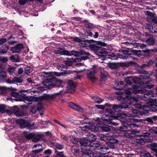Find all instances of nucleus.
Here are the masks:
<instances>
[{
    "mask_svg": "<svg viewBox=\"0 0 157 157\" xmlns=\"http://www.w3.org/2000/svg\"><path fill=\"white\" fill-rule=\"evenodd\" d=\"M99 150H101V151H102L103 152H105L107 150H108L109 148L108 147L103 146V147H100L98 149Z\"/></svg>",
    "mask_w": 157,
    "mask_h": 157,
    "instance_id": "nucleus-55",
    "label": "nucleus"
},
{
    "mask_svg": "<svg viewBox=\"0 0 157 157\" xmlns=\"http://www.w3.org/2000/svg\"><path fill=\"white\" fill-rule=\"evenodd\" d=\"M13 81L14 83L16 82L20 83L22 82V79L20 78L14 77L13 78Z\"/></svg>",
    "mask_w": 157,
    "mask_h": 157,
    "instance_id": "nucleus-44",
    "label": "nucleus"
},
{
    "mask_svg": "<svg viewBox=\"0 0 157 157\" xmlns=\"http://www.w3.org/2000/svg\"><path fill=\"white\" fill-rule=\"evenodd\" d=\"M121 121L123 122L122 124L124 126V127L125 128V129H128L129 128H135L138 127V125L134 124H129L126 122H124L125 119L122 118Z\"/></svg>",
    "mask_w": 157,
    "mask_h": 157,
    "instance_id": "nucleus-23",
    "label": "nucleus"
},
{
    "mask_svg": "<svg viewBox=\"0 0 157 157\" xmlns=\"http://www.w3.org/2000/svg\"><path fill=\"white\" fill-rule=\"evenodd\" d=\"M63 153V152H61L59 153L56 154V157H65Z\"/></svg>",
    "mask_w": 157,
    "mask_h": 157,
    "instance_id": "nucleus-64",
    "label": "nucleus"
},
{
    "mask_svg": "<svg viewBox=\"0 0 157 157\" xmlns=\"http://www.w3.org/2000/svg\"><path fill=\"white\" fill-rule=\"evenodd\" d=\"M121 131H123V132H126L124 134V136L128 138H130L131 137V134L127 132V129H125V128L124 127V126H122L121 128Z\"/></svg>",
    "mask_w": 157,
    "mask_h": 157,
    "instance_id": "nucleus-27",
    "label": "nucleus"
},
{
    "mask_svg": "<svg viewBox=\"0 0 157 157\" xmlns=\"http://www.w3.org/2000/svg\"><path fill=\"white\" fill-rule=\"evenodd\" d=\"M131 104L130 101L129 100L128 101V103L126 105H124V103H122L120 105H113L112 107V108L115 111H119V109H122L123 108H127L128 107V105H130Z\"/></svg>",
    "mask_w": 157,
    "mask_h": 157,
    "instance_id": "nucleus-16",
    "label": "nucleus"
},
{
    "mask_svg": "<svg viewBox=\"0 0 157 157\" xmlns=\"http://www.w3.org/2000/svg\"><path fill=\"white\" fill-rule=\"evenodd\" d=\"M96 136L92 133H88L85 139L80 140L79 142L82 146V151L83 157H90L92 151L89 147L90 143H93L96 139Z\"/></svg>",
    "mask_w": 157,
    "mask_h": 157,
    "instance_id": "nucleus-1",
    "label": "nucleus"
},
{
    "mask_svg": "<svg viewBox=\"0 0 157 157\" xmlns=\"http://www.w3.org/2000/svg\"><path fill=\"white\" fill-rule=\"evenodd\" d=\"M9 49V46L6 44H5L1 48V52H0V54L2 53L4 54L6 53Z\"/></svg>",
    "mask_w": 157,
    "mask_h": 157,
    "instance_id": "nucleus-33",
    "label": "nucleus"
},
{
    "mask_svg": "<svg viewBox=\"0 0 157 157\" xmlns=\"http://www.w3.org/2000/svg\"><path fill=\"white\" fill-rule=\"evenodd\" d=\"M107 73L106 71H104L103 70L101 71V77L103 80H105V78L107 76Z\"/></svg>",
    "mask_w": 157,
    "mask_h": 157,
    "instance_id": "nucleus-38",
    "label": "nucleus"
},
{
    "mask_svg": "<svg viewBox=\"0 0 157 157\" xmlns=\"http://www.w3.org/2000/svg\"><path fill=\"white\" fill-rule=\"evenodd\" d=\"M57 69L59 70L65 71L67 69V67L63 64H60L59 66H57Z\"/></svg>",
    "mask_w": 157,
    "mask_h": 157,
    "instance_id": "nucleus-42",
    "label": "nucleus"
},
{
    "mask_svg": "<svg viewBox=\"0 0 157 157\" xmlns=\"http://www.w3.org/2000/svg\"><path fill=\"white\" fill-rule=\"evenodd\" d=\"M125 43L127 45L132 44L134 47H140L142 49H146V50H143V51L147 53L149 52V50L146 49V47L147 46L146 45L144 44H140L137 43L136 42V40H133L130 42H126Z\"/></svg>",
    "mask_w": 157,
    "mask_h": 157,
    "instance_id": "nucleus-9",
    "label": "nucleus"
},
{
    "mask_svg": "<svg viewBox=\"0 0 157 157\" xmlns=\"http://www.w3.org/2000/svg\"><path fill=\"white\" fill-rule=\"evenodd\" d=\"M15 68L13 67L9 66V67L7 69L6 71L10 75H13L15 72Z\"/></svg>",
    "mask_w": 157,
    "mask_h": 157,
    "instance_id": "nucleus-32",
    "label": "nucleus"
},
{
    "mask_svg": "<svg viewBox=\"0 0 157 157\" xmlns=\"http://www.w3.org/2000/svg\"><path fill=\"white\" fill-rule=\"evenodd\" d=\"M147 20L150 22L153 21L154 19V18L153 16H148L147 17Z\"/></svg>",
    "mask_w": 157,
    "mask_h": 157,
    "instance_id": "nucleus-62",
    "label": "nucleus"
},
{
    "mask_svg": "<svg viewBox=\"0 0 157 157\" xmlns=\"http://www.w3.org/2000/svg\"><path fill=\"white\" fill-rule=\"evenodd\" d=\"M118 141L113 137H110L108 141H106V144L111 149L114 148V144L117 143Z\"/></svg>",
    "mask_w": 157,
    "mask_h": 157,
    "instance_id": "nucleus-14",
    "label": "nucleus"
},
{
    "mask_svg": "<svg viewBox=\"0 0 157 157\" xmlns=\"http://www.w3.org/2000/svg\"><path fill=\"white\" fill-rule=\"evenodd\" d=\"M133 114H127V116L129 117H131L132 119L134 121L136 122H140L142 121V120L140 119V118L138 116V114L137 113V110H134L132 111Z\"/></svg>",
    "mask_w": 157,
    "mask_h": 157,
    "instance_id": "nucleus-11",
    "label": "nucleus"
},
{
    "mask_svg": "<svg viewBox=\"0 0 157 157\" xmlns=\"http://www.w3.org/2000/svg\"><path fill=\"white\" fill-rule=\"evenodd\" d=\"M144 86L145 87L148 88L149 89L151 88L154 86L153 85L150 84V83H149V81H146L144 83Z\"/></svg>",
    "mask_w": 157,
    "mask_h": 157,
    "instance_id": "nucleus-45",
    "label": "nucleus"
},
{
    "mask_svg": "<svg viewBox=\"0 0 157 157\" xmlns=\"http://www.w3.org/2000/svg\"><path fill=\"white\" fill-rule=\"evenodd\" d=\"M68 105L71 108L81 112H83L84 111L83 109L81 107L72 102H69Z\"/></svg>",
    "mask_w": 157,
    "mask_h": 157,
    "instance_id": "nucleus-18",
    "label": "nucleus"
},
{
    "mask_svg": "<svg viewBox=\"0 0 157 157\" xmlns=\"http://www.w3.org/2000/svg\"><path fill=\"white\" fill-rule=\"evenodd\" d=\"M25 74H29V67H26L25 68Z\"/></svg>",
    "mask_w": 157,
    "mask_h": 157,
    "instance_id": "nucleus-63",
    "label": "nucleus"
},
{
    "mask_svg": "<svg viewBox=\"0 0 157 157\" xmlns=\"http://www.w3.org/2000/svg\"><path fill=\"white\" fill-rule=\"evenodd\" d=\"M25 138L24 137L20 136L19 137L18 139V141L20 143H22L24 142Z\"/></svg>",
    "mask_w": 157,
    "mask_h": 157,
    "instance_id": "nucleus-57",
    "label": "nucleus"
},
{
    "mask_svg": "<svg viewBox=\"0 0 157 157\" xmlns=\"http://www.w3.org/2000/svg\"><path fill=\"white\" fill-rule=\"evenodd\" d=\"M54 73L55 75L58 77H60L65 74V73L64 72H63L60 73L55 72H54Z\"/></svg>",
    "mask_w": 157,
    "mask_h": 157,
    "instance_id": "nucleus-51",
    "label": "nucleus"
},
{
    "mask_svg": "<svg viewBox=\"0 0 157 157\" xmlns=\"http://www.w3.org/2000/svg\"><path fill=\"white\" fill-rule=\"evenodd\" d=\"M98 127L95 125V124L92 123V125L90 126L85 125L82 127V129L84 131H87L90 130L92 131H97L98 130Z\"/></svg>",
    "mask_w": 157,
    "mask_h": 157,
    "instance_id": "nucleus-15",
    "label": "nucleus"
},
{
    "mask_svg": "<svg viewBox=\"0 0 157 157\" xmlns=\"http://www.w3.org/2000/svg\"><path fill=\"white\" fill-rule=\"evenodd\" d=\"M43 149H40L38 150H35L33 151H32L35 154H37L42 152L43 151Z\"/></svg>",
    "mask_w": 157,
    "mask_h": 157,
    "instance_id": "nucleus-59",
    "label": "nucleus"
},
{
    "mask_svg": "<svg viewBox=\"0 0 157 157\" xmlns=\"http://www.w3.org/2000/svg\"><path fill=\"white\" fill-rule=\"evenodd\" d=\"M28 0H19V3L21 5H24L27 2Z\"/></svg>",
    "mask_w": 157,
    "mask_h": 157,
    "instance_id": "nucleus-58",
    "label": "nucleus"
},
{
    "mask_svg": "<svg viewBox=\"0 0 157 157\" xmlns=\"http://www.w3.org/2000/svg\"><path fill=\"white\" fill-rule=\"evenodd\" d=\"M91 97L92 99H93L95 102L97 103H101L102 101V100L97 96H91Z\"/></svg>",
    "mask_w": 157,
    "mask_h": 157,
    "instance_id": "nucleus-30",
    "label": "nucleus"
},
{
    "mask_svg": "<svg viewBox=\"0 0 157 157\" xmlns=\"http://www.w3.org/2000/svg\"><path fill=\"white\" fill-rule=\"evenodd\" d=\"M90 40H82L79 44V45L82 47L86 48L89 46L90 48L92 50L95 51V53L98 56H104L105 55L108 53L106 49L103 47L101 46H99L96 44H89ZM103 43L102 42L100 43L99 45H102Z\"/></svg>",
    "mask_w": 157,
    "mask_h": 157,
    "instance_id": "nucleus-2",
    "label": "nucleus"
},
{
    "mask_svg": "<svg viewBox=\"0 0 157 157\" xmlns=\"http://www.w3.org/2000/svg\"><path fill=\"white\" fill-rule=\"evenodd\" d=\"M70 140L73 144H76L78 142V140L73 136H70Z\"/></svg>",
    "mask_w": 157,
    "mask_h": 157,
    "instance_id": "nucleus-35",
    "label": "nucleus"
},
{
    "mask_svg": "<svg viewBox=\"0 0 157 157\" xmlns=\"http://www.w3.org/2000/svg\"><path fill=\"white\" fill-rule=\"evenodd\" d=\"M23 134L25 137L27 139H29V132L24 131L23 132Z\"/></svg>",
    "mask_w": 157,
    "mask_h": 157,
    "instance_id": "nucleus-54",
    "label": "nucleus"
},
{
    "mask_svg": "<svg viewBox=\"0 0 157 157\" xmlns=\"http://www.w3.org/2000/svg\"><path fill=\"white\" fill-rule=\"evenodd\" d=\"M96 125L98 127L101 128V129L105 132H108L110 131V129L109 127H111L112 126H109L108 125H107L106 124H103V123H101L100 122H98L96 124Z\"/></svg>",
    "mask_w": 157,
    "mask_h": 157,
    "instance_id": "nucleus-21",
    "label": "nucleus"
},
{
    "mask_svg": "<svg viewBox=\"0 0 157 157\" xmlns=\"http://www.w3.org/2000/svg\"><path fill=\"white\" fill-rule=\"evenodd\" d=\"M93 155L94 157H99L101 155V153L97 152L96 151H94L93 152Z\"/></svg>",
    "mask_w": 157,
    "mask_h": 157,
    "instance_id": "nucleus-48",
    "label": "nucleus"
},
{
    "mask_svg": "<svg viewBox=\"0 0 157 157\" xmlns=\"http://www.w3.org/2000/svg\"><path fill=\"white\" fill-rule=\"evenodd\" d=\"M27 91L26 90H21L18 93L15 92L11 93L12 96L16 98V100L17 101H23L27 104H29V98L26 96V94L24 93Z\"/></svg>",
    "mask_w": 157,
    "mask_h": 157,
    "instance_id": "nucleus-6",
    "label": "nucleus"
},
{
    "mask_svg": "<svg viewBox=\"0 0 157 157\" xmlns=\"http://www.w3.org/2000/svg\"><path fill=\"white\" fill-rule=\"evenodd\" d=\"M85 26L86 29H90L92 28V24L89 23H86L85 24Z\"/></svg>",
    "mask_w": 157,
    "mask_h": 157,
    "instance_id": "nucleus-56",
    "label": "nucleus"
},
{
    "mask_svg": "<svg viewBox=\"0 0 157 157\" xmlns=\"http://www.w3.org/2000/svg\"><path fill=\"white\" fill-rule=\"evenodd\" d=\"M12 111L14 112L15 114L19 117L24 116V113L23 112L20 110L17 106L13 107Z\"/></svg>",
    "mask_w": 157,
    "mask_h": 157,
    "instance_id": "nucleus-25",
    "label": "nucleus"
},
{
    "mask_svg": "<svg viewBox=\"0 0 157 157\" xmlns=\"http://www.w3.org/2000/svg\"><path fill=\"white\" fill-rule=\"evenodd\" d=\"M65 64L69 66H71L72 64V62L71 61L69 60H66L65 61Z\"/></svg>",
    "mask_w": 157,
    "mask_h": 157,
    "instance_id": "nucleus-60",
    "label": "nucleus"
},
{
    "mask_svg": "<svg viewBox=\"0 0 157 157\" xmlns=\"http://www.w3.org/2000/svg\"><path fill=\"white\" fill-rule=\"evenodd\" d=\"M7 73L4 71H0V79H3L6 78Z\"/></svg>",
    "mask_w": 157,
    "mask_h": 157,
    "instance_id": "nucleus-41",
    "label": "nucleus"
},
{
    "mask_svg": "<svg viewBox=\"0 0 157 157\" xmlns=\"http://www.w3.org/2000/svg\"><path fill=\"white\" fill-rule=\"evenodd\" d=\"M51 98V96L48 95L41 96L39 97H34L30 96V102H37L44 100H49Z\"/></svg>",
    "mask_w": 157,
    "mask_h": 157,
    "instance_id": "nucleus-10",
    "label": "nucleus"
},
{
    "mask_svg": "<svg viewBox=\"0 0 157 157\" xmlns=\"http://www.w3.org/2000/svg\"><path fill=\"white\" fill-rule=\"evenodd\" d=\"M67 84L69 88L73 90L75 89V84L72 80H69L67 82Z\"/></svg>",
    "mask_w": 157,
    "mask_h": 157,
    "instance_id": "nucleus-26",
    "label": "nucleus"
},
{
    "mask_svg": "<svg viewBox=\"0 0 157 157\" xmlns=\"http://www.w3.org/2000/svg\"><path fill=\"white\" fill-rule=\"evenodd\" d=\"M37 108L35 106L31 107V109H30V112H31L33 113H35L38 110Z\"/></svg>",
    "mask_w": 157,
    "mask_h": 157,
    "instance_id": "nucleus-52",
    "label": "nucleus"
},
{
    "mask_svg": "<svg viewBox=\"0 0 157 157\" xmlns=\"http://www.w3.org/2000/svg\"><path fill=\"white\" fill-rule=\"evenodd\" d=\"M150 135L149 133H143L140 138L136 139V141L140 145H144L145 144L146 142H149L151 141V139L149 138Z\"/></svg>",
    "mask_w": 157,
    "mask_h": 157,
    "instance_id": "nucleus-7",
    "label": "nucleus"
},
{
    "mask_svg": "<svg viewBox=\"0 0 157 157\" xmlns=\"http://www.w3.org/2000/svg\"><path fill=\"white\" fill-rule=\"evenodd\" d=\"M72 39L73 41L79 43L82 41L81 39L78 37H74Z\"/></svg>",
    "mask_w": 157,
    "mask_h": 157,
    "instance_id": "nucleus-53",
    "label": "nucleus"
},
{
    "mask_svg": "<svg viewBox=\"0 0 157 157\" xmlns=\"http://www.w3.org/2000/svg\"><path fill=\"white\" fill-rule=\"evenodd\" d=\"M23 48V45L21 44H18L15 46L12 47L11 51L13 53H17L20 52Z\"/></svg>",
    "mask_w": 157,
    "mask_h": 157,
    "instance_id": "nucleus-17",
    "label": "nucleus"
},
{
    "mask_svg": "<svg viewBox=\"0 0 157 157\" xmlns=\"http://www.w3.org/2000/svg\"><path fill=\"white\" fill-rule=\"evenodd\" d=\"M131 53H129L128 51L127 50H122L119 51V53H117V56L119 58L123 59H126L128 58L129 59H132L133 58L130 55Z\"/></svg>",
    "mask_w": 157,
    "mask_h": 157,
    "instance_id": "nucleus-8",
    "label": "nucleus"
},
{
    "mask_svg": "<svg viewBox=\"0 0 157 157\" xmlns=\"http://www.w3.org/2000/svg\"><path fill=\"white\" fill-rule=\"evenodd\" d=\"M127 116L125 113H119L117 116H114V119L120 120L121 117L125 118Z\"/></svg>",
    "mask_w": 157,
    "mask_h": 157,
    "instance_id": "nucleus-36",
    "label": "nucleus"
},
{
    "mask_svg": "<svg viewBox=\"0 0 157 157\" xmlns=\"http://www.w3.org/2000/svg\"><path fill=\"white\" fill-rule=\"evenodd\" d=\"M131 51L134 55H140L141 52V51L140 50H137L132 49L131 50Z\"/></svg>",
    "mask_w": 157,
    "mask_h": 157,
    "instance_id": "nucleus-46",
    "label": "nucleus"
},
{
    "mask_svg": "<svg viewBox=\"0 0 157 157\" xmlns=\"http://www.w3.org/2000/svg\"><path fill=\"white\" fill-rule=\"evenodd\" d=\"M6 106L4 105H0V112L4 113L5 111Z\"/></svg>",
    "mask_w": 157,
    "mask_h": 157,
    "instance_id": "nucleus-47",
    "label": "nucleus"
},
{
    "mask_svg": "<svg viewBox=\"0 0 157 157\" xmlns=\"http://www.w3.org/2000/svg\"><path fill=\"white\" fill-rule=\"evenodd\" d=\"M58 53L67 56H71L74 55L77 56H80V58H76L75 59L76 62H80L81 60H85L88 58V56L90 55L88 52H86L84 50H80V51H68L66 50L60 49L58 51Z\"/></svg>",
    "mask_w": 157,
    "mask_h": 157,
    "instance_id": "nucleus-3",
    "label": "nucleus"
},
{
    "mask_svg": "<svg viewBox=\"0 0 157 157\" xmlns=\"http://www.w3.org/2000/svg\"><path fill=\"white\" fill-rule=\"evenodd\" d=\"M144 93H145L143 97V99L145 100H147L150 99V98L153 96V92L151 90H147Z\"/></svg>",
    "mask_w": 157,
    "mask_h": 157,
    "instance_id": "nucleus-22",
    "label": "nucleus"
},
{
    "mask_svg": "<svg viewBox=\"0 0 157 157\" xmlns=\"http://www.w3.org/2000/svg\"><path fill=\"white\" fill-rule=\"evenodd\" d=\"M100 146V144L99 143H94L93 142L90 143V144H89V147L90 148V149L92 151V150L94 149H92L91 148L95 147L96 148H97L99 147Z\"/></svg>",
    "mask_w": 157,
    "mask_h": 157,
    "instance_id": "nucleus-34",
    "label": "nucleus"
},
{
    "mask_svg": "<svg viewBox=\"0 0 157 157\" xmlns=\"http://www.w3.org/2000/svg\"><path fill=\"white\" fill-rule=\"evenodd\" d=\"M42 135L40 134L36 135L33 133H30V140L34 142H36L42 138Z\"/></svg>",
    "mask_w": 157,
    "mask_h": 157,
    "instance_id": "nucleus-24",
    "label": "nucleus"
},
{
    "mask_svg": "<svg viewBox=\"0 0 157 157\" xmlns=\"http://www.w3.org/2000/svg\"><path fill=\"white\" fill-rule=\"evenodd\" d=\"M54 145L57 150H61L63 148L62 145L58 143L55 144Z\"/></svg>",
    "mask_w": 157,
    "mask_h": 157,
    "instance_id": "nucleus-49",
    "label": "nucleus"
},
{
    "mask_svg": "<svg viewBox=\"0 0 157 157\" xmlns=\"http://www.w3.org/2000/svg\"><path fill=\"white\" fill-rule=\"evenodd\" d=\"M147 106L149 107L150 106H156L157 104L156 99H154L152 100H150L149 102L147 103Z\"/></svg>",
    "mask_w": 157,
    "mask_h": 157,
    "instance_id": "nucleus-29",
    "label": "nucleus"
},
{
    "mask_svg": "<svg viewBox=\"0 0 157 157\" xmlns=\"http://www.w3.org/2000/svg\"><path fill=\"white\" fill-rule=\"evenodd\" d=\"M8 59L7 57H0V61H1L3 63L7 62L8 61Z\"/></svg>",
    "mask_w": 157,
    "mask_h": 157,
    "instance_id": "nucleus-50",
    "label": "nucleus"
},
{
    "mask_svg": "<svg viewBox=\"0 0 157 157\" xmlns=\"http://www.w3.org/2000/svg\"><path fill=\"white\" fill-rule=\"evenodd\" d=\"M132 82L135 84H138L141 82L140 78L138 77H134L132 79Z\"/></svg>",
    "mask_w": 157,
    "mask_h": 157,
    "instance_id": "nucleus-40",
    "label": "nucleus"
},
{
    "mask_svg": "<svg viewBox=\"0 0 157 157\" xmlns=\"http://www.w3.org/2000/svg\"><path fill=\"white\" fill-rule=\"evenodd\" d=\"M147 37V40L146 42L147 44L149 45H154L155 43V40L151 35L147 34L146 35Z\"/></svg>",
    "mask_w": 157,
    "mask_h": 157,
    "instance_id": "nucleus-20",
    "label": "nucleus"
},
{
    "mask_svg": "<svg viewBox=\"0 0 157 157\" xmlns=\"http://www.w3.org/2000/svg\"><path fill=\"white\" fill-rule=\"evenodd\" d=\"M71 151L74 155H76L78 153L79 150L77 146L74 145L72 147Z\"/></svg>",
    "mask_w": 157,
    "mask_h": 157,
    "instance_id": "nucleus-28",
    "label": "nucleus"
},
{
    "mask_svg": "<svg viewBox=\"0 0 157 157\" xmlns=\"http://www.w3.org/2000/svg\"><path fill=\"white\" fill-rule=\"evenodd\" d=\"M110 136H107L104 135H101L100 136V139L102 141H108Z\"/></svg>",
    "mask_w": 157,
    "mask_h": 157,
    "instance_id": "nucleus-39",
    "label": "nucleus"
},
{
    "mask_svg": "<svg viewBox=\"0 0 157 157\" xmlns=\"http://www.w3.org/2000/svg\"><path fill=\"white\" fill-rule=\"evenodd\" d=\"M130 90L129 88L128 89L124 90V93L127 94L131 95L132 92L129 90Z\"/></svg>",
    "mask_w": 157,
    "mask_h": 157,
    "instance_id": "nucleus-61",
    "label": "nucleus"
},
{
    "mask_svg": "<svg viewBox=\"0 0 157 157\" xmlns=\"http://www.w3.org/2000/svg\"><path fill=\"white\" fill-rule=\"evenodd\" d=\"M130 90H132V93L134 94L144 93L146 91V90L144 88H139L136 85H133L132 87H129Z\"/></svg>",
    "mask_w": 157,
    "mask_h": 157,
    "instance_id": "nucleus-12",
    "label": "nucleus"
},
{
    "mask_svg": "<svg viewBox=\"0 0 157 157\" xmlns=\"http://www.w3.org/2000/svg\"><path fill=\"white\" fill-rule=\"evenodd\" d=\"M10 59L13 62H17L19 61L20 58L18 55H13L10 56Z\"/></svg>",
    "mask_w": 157,
    "mask_h": 157,
    "instance_id": "nucleus-31",
    "label": "nucleus"
},
{
    "mask_svg": "<svg viewBox=\"0 0 157 157\" xmlns=\"http://www.w3.org/2000/svg\"><path fill=\"white\" fill-rule=\"evenodd\" d=\"M106 110L108 112V113L102 115L101 119L99 122H100L101 123H103V124H106V125L109 126H110L113 125L115 126L118 125L117 123L111 121V120L114 119V116L111 115L113 114L114 112L111 113V110L108 109H106Z\"/></svg>",
    "mask_w": 157,
    "mask_h": 157,
    "instance_id": "nucleus-4",
    "label": "nucleus"
},
{
    "mask_svg": "<svg viewBox=\"0 0 157 157\" xmlns=\"http://www.w3.org/2000/svg\"><path fill=\"white\" fill-rule=\"evenodd\" d=\"M108 57L109 58L111 59H116L118 58V57L117 55H115L114 53H112L111 54L108 55Z\"/></svg>",
    "mask_w": 157,
    "mask_h": 157,
    "instance_id": "nucleus-43",
    "label": "nucleus"
},
{
    "mask_svg": "<svg viewBox=\"0 0 157 157\" xmlns=\"http://www.w3.org/2000/svg\"><path fill=\"white\" fill-rule=\"evenodd\" d=\"M16 122L17 124H20L21 128H23L29 126V123L26 121L22 119H19L16 120Z\"/></svg>",
    "mask_w": 157,
    "mask_h": 157,
    "instance_id": "nucleus-19",
    "label": "nucleus"
},
{
    "mask_svg": "<svg viewBox=\"0 0 157 157\" xmlns=\"http://www.w3.org/2000/svg\"><path fill=\"white\" fill-rule=\"evenodd\" d=\"M96 66L94 65L90 70V73L88 74V76L89 79L93 82L96 80L97 79L94 76L96 73Z\"/></svg>",
    "mask_w": 157,
    "mask_h": 157,
    "instance_id": "nucleus-13",
    "label": "nucleus"
},
{
    "mask_svg": "<svg viewBox=\"0 0 157 157\" xmlns=\"http://www.w3.org/2000/svg\"><path fill=\"white\" fill-rule=\"evenodd\" d=\"M149 147H151L152 150L155 152H157V149L155 148L157 147V144L156 143H152L149 144Z\"/></svg>",
    "mask_w": 157,
    "mask_h": 157,
    "instance_id": "nucleus-37",
    "label": "nucleus"
},
{
    "mask_svg": "<svg viewBox=\"0 0 157 157\" xmlns=\"http://www.w3.org/2000/svg\"><path fill=\"white\" fill-rule=\"evenodd\" d=\"M53 78V77L51 75H49L47 77L46 79L42 82L44 86L43 87L45 88L46 89H49L54 86H62L64 84V83L62 80L59 79L56 80L54 84H52V81Z\"/></svg>",
    "mask_w": 157,
    "mask_h": 157,
    "instance_id": "nucleus-5",
    "label": "nucleus"
}]
</instances>
